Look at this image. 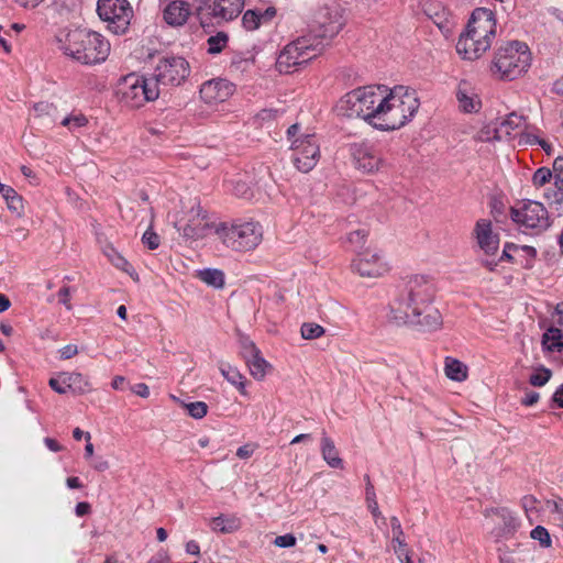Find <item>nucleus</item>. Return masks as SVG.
Wrapping results in <instances>:
<instances>
[{
    "label": "nucleus",
    "instance_id": "1",
    "mask_svg": "<svg viewBox=\"0 0 563 563\" xmlns=\"http://www.w3.org/2000/svg\"><path fill=\"white\" fill-rule=\"evenodd\" d=\"M434 280L427 275H413L404 284L389 303L390 321L408 324L420 331H437L442 325L440 311L432 307L435 297Z\"/></svg>",
    "mask_w": 563,
    "mask_h": 563
},
{
    "label": "nucleus",
    "instance_id": "2",
    "mask_svg": "<svg viewBox=\"0 0 563 563\" xmlns=\"http://www.w3.org/2000/svg\"><path fill=\"white\" fill-rule=\"evenodd\" d=\"M383 99L375 117L376 129L380 131L400 129L412 119L420 106L416 91L405 86H395L393 89L385 86Z\"/></svg>",
    "mask_w": 563,
    "mask_h": 563
},
{
    "label": "nucleus",
    "instance_id": "3",
    "mask_svg": "<svg viewBox=\"0 0 563 563\" xmlns=\"http://www.w3.org/2000/svg\"><path fill=\"white\" fill-rule=\"evenodd\" d=\"M496 35V16L488 8H476L456 43L457 53L468 60L479 58L492 46Z\"/></svg>",
    "mask_w": 563,
    "mask_h": 563
},
{
    "label": "nucleus",
    "instance_id": "4",
    "mask_svg": "<svg viewBox=\"0 0 563 563\" xmlns=\"http://www.w3.org/2000/svg\"><path fill=\"white\" fill-rule=\"evenodd\" d=\"M59 43L66 55L85 65L99 64L110 53V43L101 34L86 29L69 31Z\"/></svg>",
    "mask_w": 563,
    "mask_h": 563
},
{
    "label": "nucleus",
    "instance_id": "5",
    "mask_svg": "<svg viewBox=\"0 0 563 563\" xmlns=\"http://www.w3.org/2000/svg\"><path fill=\"white\" fill-rule=\"evenodd\" d=\"M385 86H365L347 92L341 98L338 110L347 118H362L373 128H377L376 113L382 107Z\"/></svg>",
    "mask_w": 563,
    "mask_h": 563
},
{
    "label": "nucleus",
    "instance_id": "6",
    "mask_svg": "<svg viewBox=\"0 0 563 563\" xmlns=\"http://www.w3.org/2000/svg\"><path fill=\"white\" fill-rule=\"evenodd\" d=\"M530 59V52L525 43L510 41L497 48L490 70L500 79L514 80L527 71Z\"/></svg>",
    "mask_w": 563,
    "mask_h": 563
},
{
    "label": "nucleus",
    "instance_id": "7",
    "mask_svg": "<svg viewBox=\"0 0 563 563\" xmlns=\"http://www.w3.org/2000/svg\"><path fill=\"white\" fill-rule=\"evenodd\" d=\"M218 239L232 251L247 252L256 249L263 240V228L255 221L220 223L216 228Z\"/></svg>",
    "mask_w": 563,
    "mask_h": 563
},
{
    "label": "nucleus",
    "instance_id": "8",
    "mask_svg": "<svg viewBox=\"0 0 563 563\" xmlns=\"http://www.w3.org/2000/svg\"><path fill=\"white\" fill-rule=\"evenodd\" d=\"M324 49L321 40L307 33L288 43L279 53L276 65L280 73H290L291 68L307 64Z\"/></svg>",
    "mask_w": 563,
    "mask_h": 563
},
{
    "label": "nucleus",
    "instance_id": "9",
    "mask_svg": "<svg viewBox=\"0 0 563 563\" xmlns=\"http://www.w3.org/2000/svg\"><path fill=\"white\" fill-rule=\"evenodd\" d=\"M510 219L521 232L532 235H538L551 227L547 208L534 200H523L511 207Z\"/></svg>",
    "mask_w": 563,
    "mask_h": 563
},
{
    "label": "nucleus",
    "instance_id": "10",
    "mask_svg": "<svg viewBox=\"0 0 563 563\" xmlns=\"http://www.w3.org/2000/svg\"><path fill=\"white\" fill-rule=\"evenodd\" d=\"M118 95L120 101L131 108L137 109L159 96V89L153 80L142 76L130 74L119 85Z\"/></svg>",
    "mask_w": 563,
    "mask_h": 563
},
{
    "label": "nucleus",
    "instance_id": "11",
    "mask_svg": "<svg viewBox=\"0 0 563 563\" xmlns=\"http://www.w3.org/2000/svg\"><path fill=\"white\" fill-rule=\"evenodd\" d=\"M97 12L114 34L125 33L133 16V10L128 0H99Z\"/></svg>",
    "mask_w": 563,
    "mask_h": 563
},
{
    "label": "nucleus",
    "instance_id": "12",
    "mask_svg": "<svg viewBox=\"0 0 563 563\" xmlns=\"http://www.w3.org/2000/svg\"><path fill=\"white\" fill-rule=\"evenodd\" d=\"M189 63L181 56H164L162 57L155 69L154 80L156 87H177L180 86L189 76Z\"/></svg>",
    "mask_w": 563,
    "mask_h": 563
},
{
    "label": "nucleus",
    "instance_id": "13",
    "mask_svg": "<svg viewBox=\"0 0 563 563\" xmlns=\"http://www.w3.org/2000/svg\"><path fill=\"white\" fill-rule=\"evenodd\" d=\"M292 162L301 173H309L320 158V144L314 134H305L291 143Z\"/></svg>",
    "mask_w": 563,
    "mask_h": 563
},
{
    "label": "nucleus",
    "instance_id": "14",
    "mask_svg": "<svg viewBox=\"0 0 563 563\" xmlns=\"http://www.w3.org/2000/svg\"><path fill=\"white\" fill-rule=\"evenodd\" d=\"M342 26V16L336 10L322 8L317 13L309 33H311L313 37L321 40L325 47L329 41L341 31Z\"/></svg>",
    "mask_w": 563,
    "mask_h": 563
},
{
    "label": "nucleus",
    "instance_id": "15",
    "mask_svg": "<svg viewBox=\"0 0 563 563\" xmlns=\"http://www.w3.org/2000/svg\"><path fill=\"white\" fill-rule=\"evenodd\" d=\"M351 150L357 169L364 173H375L382 167L383 158L373 144L367 142L355 143Z\"/></svg>",
    "mask_w": 563,
    "mask_h": 563
},
{
    "label": "nucleus",
    "instance_id": "16",
    "mask_svg": "<svg viewBox=\"0 0 563 563\" xmlns=\"http://www.w3.org/2000/svg\"><path fill=\"white\" fill-rule=\"evenodd\" d=\"M177 230L186 239L198 240L206 236L210 228L207 212L198 203L192 206L189 212V219L186 224L176 223Z\"/></svg>",
    "mask_w": 563,
    "mask_h": 563
},
{
    "label": "nucleus",
    "instance_id": "17",
    "mask_svg": "<svg viewBox=\"0 0 563 563\" xmlns=\"http://www.w3.org/2000/svg\"><path fill=\"white\" fill-rule=\"evenodd\" d=\"M235 86L223 78H216L203 82L199 93L207 104H217L227 101L234 92Z\"/></svg>",
    "mask_w": 563,
    "mask_h": 563
},
{
    "label": "nucleus",
    "instance_id": "18",
    "mask_svg": "<svg viewBox=\"0 0 563 563\" xmlns=\"http://www.w3.org/2000/svg\"><path fill=\"white\" fill-rule=\"evenodd\" d=\"M477 245L486 255H495L499 249V235L494 233L492 221L479 219L473 229Z\"/></svg>",
    "mask_w": 563,
    "mask_h": 563
},
{
    "label": "nucleus",
    "instance_id": "19",
    "mask_svg": "<svg viewBox=\"0 0 563 563\" xmlns=\"http://www.w3.org/2000/svg\"><path fill=\"white\" fill-rule=\"evenodd\" d=\"M352 268L362 277H379L387 272V265L377 253L358 254L352 262Z\"/></svg>",
    "mask_w": 563,
    "mask_h": 563
},
{
    "label": "nucleus",
    "instance_id": "20",
    "mask_svg": "<svg viewBox=\"0 0 563 563\" xmlns=\"http://www.w3.org/2000/svg\"><path fill=\"white\" fill-rule=\"evenodd\" d=\"M455 97L459 109L464 113H474L481 109V99L472 84L466 80L459 82Z\"/></svg>",
    "mask_w": 563,
    "mask_h": 563
},
{
    "label": "nucleus",
    "instance_id": "21",
    "mask_svg": "<svg viewBox=\"0 0 563 563\" xmlns=\"http://www.w3.org/2000/svg\"><path fill=\"white\" fill-rule=\"evenodd\" d=\"M243 357L249 365L251 375L257 380L263 379L266 375L269 364L263 358L261 351L253 342H247L244 344Z\"/></svg>",
    "mask_w": 563,
    "mask_h": 563
},
{
    "label": "nucleus",
    "instance_id": "22",
    "mask_svg": "<svg viewBox=\"0 0 563 563\" xmlns=\"http://www.w3.org/2000/svg\"><path fill=\"white\" fill-rule=\"evenodd\" d=\"M190 14L191 5L183 0H173L163 10V19L170 26L184 25Z\"/></svg>",
    "mask_w": 563,
    "mask_h": 563
},
{
    "label": "nucleus",
    "instance_id": "23",
    "mask_svg": "<svg viewBox=\"0 0 563 563\" xmlns=\"http://www.w3.org/2000/svg\"><path fill=\"white\" fill-rule=\"evenodd\" d=\"M244 7V0H214L210 7L211 15L221 21H231L239 16Z\"/></svg>",
    "mask_w": 563,
    "mask_h": 563
},
{
    "label": "nucleus",
    "instance_id": "24",
    "mask_svg": "<svg viewBox=\"0 0 563 563\" xmlns=\"http://www.w3.org/2000/svg\"><path fill=\"white\" fill-rule=\"evenodd\" d=\"M276 15V9L268 7L265 10H247L242 16L243 27L247 31H254L263 24L269 23Z\"/></svg>",
    "mask_w": 563,
    "mask_h": 563
},
{
    "label": "nucleus",
    "instance_id": "25",
    "mask_svg": "<svg viewBox=\"0 0 563 563\" xmlns=\"http://www.w3.org/2000/svg\"><path fill=\"white\" fill-rule=\"evenodd\" d=\"M320 451L325 463L332 468H343V460L339 455V451L331 438L325 431L322 432Z\"/></svg>",
    "mask_w": 563,
    "mask_h": 563
},
{
    "label": "nucleus",
    "instance_id": "26",
    "mask_svg": "<svg viewBox=\"0 0 563 563\" xmlns=\"http://www.w3.org/2000/svg\"><path fill=\"white\" fill-rule=\"evenodd\" d=\"M210 528L214 532L232 533L241 528V520L236 516H219L212 518Z\"/></svg>",
    "mask_w": 563,
    "mask_h": 563
},
{
    "label": "nucleus",
    "instance_id": "27",
    "mask_svg": "<svg viewBox=\"0 0 563 563\" xmlns=\"http://www.w3.org/2000/svg\"><path fill=\"white\" fill-rule=\"evenodd\" d=\"M511 252H516V253L522 254V255L525 254L527 256L525 267H531L532 261L537 255V251L532 246H528V245L518 246L512 243H506L499 261H503V260L514 261V256H512Z\"/></svg>",
    "mask_w": 563,
    "mask_h": 563
},
{
    "label": "nucleus",
    "instance_id": "28",
    "mask_svg": "<svg viewBox=\"0 0 563 563\" xmlns=\"http://www.w3.org/2000/svg\"><path fill=\"white\" fill-rule=\"evenodd\" d=\"M219 369L222 376L233 386H235L241 394L245 395V383L244 376L239 372L236 367L231 366L228 363H220Z\"/></svg>",
    "mask_w": 563,
    "mask_h": 563
},
{
    "label": "nucleus",
    "instance_id": "29",
    "mask_svg": "<svg viewBox=\"0 0 563 563\" xmlns=\"http://www.w3.org/2000/svg\"><path fill=\"white\" fill-rule=\"evenodd\" d=\"M444 371L445 375L452 380L463 382L467 378L466 365L456 358L446 357Z\"/></svg>",
    "mask_w": 563,
    "mask_h": 563
},
{
    "label": "nucleus",
    "instance_id": "30",
    "mask_svg": "<svg viewBox=\"0 0 563 563\" xmlns=\"http://www.w3.org/2000/svg\"><path fill=\"white\" fill-rule=\"evenodd\" d=\"M198 277L208 286L222 288L224 286V273L217 268H205L198 271Z\"/></svg>",
    "mask_w": 563,
    "mask_h": 563
},
{
    "label": "nucleus",
    "instance_id": "31",
    "mask_svg": "<svg viewBox=\"0 0 563 563\" xmlns=\"http://www.w3.org/2000/svg\"><path fill=\"white\" fill-rule=\"evenodd\" d=\"M543 197L558 216H563V187H550Z\"/></svg>",
    "mask_w": 563,
    "mask_h": 563
},
{
    "label": "nucleus",
    "instance_id": "32",
    "mask_svg": "<svg viewBox=\"0 0 563 563\" xmlns=\"http://www.w3.org/2000/svg\"><path fill=\"white\" fill-rule=\"evenodd\" d=\"M523 126V117L512 112L508 114L500 123L496 132L500 135L509 136L515 130H519Z\"/></svg>",
    "mask_w": 563,
    "mask_h": 563
},
{
    "label": "nucleus",
    "instance_id": "33",
    "mask_svg": "<svg viewBox=\"0 0 563 563\" xmlns=\"http://www.w3.org/2000/svg\"><path fill=\"white\" fill-rule=\"evenodd\" d=\"M65 383L70 390L77 394H85L91 390L89 380L80 373H71L67 375L64 379V384Z\"/></svg>",
    "mask_w": 563,
    "mask_h": 563
},
{
    "label": "nucleus",
    "instance_id": "34",
    "mask_svg": "<svg viewBox=\"0 0 563 563\" xmlns=\"http://www.w3.org/2000/svg\"><path fill=\"white\" fill-rule=\"evenodd\" d=\"M542 343L549 351L560 352L563 349V332L554 327L548 329L543 334Z\"/></svg>",
    "mask_w": 563,
    "mask_h": 563
},
{
    "label": "nucleus",
    "instance_id": "35",
    "mask_svg": "<svg viewBox=\"0 0 563 563\" xmlns=\"http://www.w3.org/2000/svg\"><path fill=\"white\" fill-rule=\"evenodd\" d=\"M103 254L108 257V260L119 269L130 273L131 265L129 262L111 245H107L103 249Z\"/></svg>",
    "mask_w": 563,
    "mask_h": 563
},
{
    "label": "nucleus",
    "instance_id": "36",
    "mask_svg": "<svg viewBox=\"0 0 563 563\" xmlns=\"http://www.w3.org/2000/svg\"><path fill=\"white\" fill-rule=\"evenodd\" d=\"M366 238H367V231L364 229H357V230L351 231L346 235L345 242L349 243L350 247L353 251H357L364 246Z\"/></svg>",
    "mask_w": 563,
    "mask_h": 563
},
{
    "label": "nucleus",
    "instance_id": "37",
    "mask_svg": "<svg viewBox=\"0 0 563 563\" xmlns=\"http://www.w3.org/2000/svg\"><path fill=\"white\" fill-rule=\"evenodd\" d=\"M493 512L499 516L504 521L503 534L512 533L516 530V519L507 508H496Z\"/></svg>",
    "mask_w": 563,
    "mask_h": 563
},
{
    "label": "nucleus",
    "instance_id": "38",
    "mask_svg": "<svg viewBox=\"0 0 563 563\" xmlns=\"http://www.w3.org/2000/svg\"><path fill=\"white\" fill-rule=\"evenodd\" d=\"M228 43V35L223 32H219L213 36H210L207 41L208 53L219 54L225 47Z\"/></svg>",
    "mask_w": 563,
    "mask_h": 563
},
{
    "label": "nucleus",
    "instance_id": "39",
    "mask_svg": "<svg viewBox=\"0 0 563 563\" xmlns=\"http://www.w3.org/2000/svg\"><path fill=\"white\" fill-rule=\"evenodd\" d=\"M366 501H367L368 510L371 511V514L373 515L375 520H377L382 516V512L378 508L374 486L369 482L368 477H367V484H366Z\"/></svg>",
    "mask_w": 563,
    "mask_h": 563
},
{
    "label": "nucleus",
    "instance_id": "40",
    "mask_svg": "<svg viewBox=\"0 0 563 563\" xmlns=\"http://www.w3.org/2000/svg\"><path fill=\"white\" fill-rule=\"evenodd\" d=\"M301 336L306 340L318 339L324 334V329L320 324L306 322L301 325Z\"/></svg>",
    "mask_w": 563,
    "mask_h": 563
},
{
    "label": "nucleus",
    "instance_id": "41",
    "mask_svg": "<svg viewBox=\"0 0 563 563\" xmlns=\"http://www.w3.org/2000/svg\"><path fill=\"white\" fill-rule=\"evenodd\" d=\"M530 537L538 541L542 548H550L552 544L550 533L542 526H537L531 530Z\"/></svg>",
    "mask_w": 563,
    "mask_h": 563
},
{
    "label": "nucleus",
    "instance_id": "42",
    "mask_svg": "<svg viewBox=\"0 0 563 563\" xmlns=\"http://www.w3.org/2000/svg\"><path fill=\"white\" fill-rule=\"evenodd\" d=\"M188 415L195 419L203 418L208 412V406L203 401H195L185 405Z\"/></svg>",
    "mask_w": 563,
    "mask_h": 563
},
{
    "label": "nucleus",
    "instance_id": "43",
    "mask_svg": "<svg viewBox=\"0 0 563 563\" xmlns=\"http://www.w3.org/2000/svg\"><path fill=\"white\" fill-rule=\"evenodd\" d=\"M552 178V170L547 167L538 168L532 176V184L536 187H542Z\"/></svg>",
    "mask_w": 563,
    "mask_h": 563
},
{
    "label": "nucleus",
    "instance_id": "44",
    "mask_svg": "<svg viewBox=\"0 0 563 563\" xmlns=\"http://www.w3.org/2000/svg\"><path fill=\"white\" fill-rule=\"evenodd\" d=\"M232 191L236 197L250 199L253 196L252 189L249 184L242 179L232 181Z\"/></svg>",
    "mask_w": 563,
    "mask_h": 563
},
{
    "label": "nucleus",
    "instance_id": "45",
    "mask_svg": "<svg viewBox=\"0 0 563 563\" xmlns=\"http://www.w3.org/2000/svg\"><path fill=\"white\" fill-rule=\"evenodd\" d=\"M390 526H391V530H393V533H394L393 542L398 544L399 550L401 548H405L406 543H405V540L402 538L404 537V531H402V528H401L399 519L397 517H391L390 518Z\"/></svg>",
    "mask_w": 563,
    "mask_h": 563
},
{
    "label": "nucleus",
    "instance_id": "46",
    "mask_svg": "<svg viewBox=\"0 0 563 563\" xmlns=\"http://www.w3.org/2000/svg\"><path fill=\"white\" fill-rule=\"evenodd\" d=\"M551 378V371L547 368H542L540 372L533 373L530 378L529 383L532 386L541 387L545 385L549 379Z\"/></svg>",
    "mask_w": 563,
    "mask_h": 563
},
{
    "label": "nucleus",
    "instance_id": "47",
    "mask_svg": "<svg viewBox=\"0 0 563 563\" xmlns=\"http://www.w3.org/2000/svg\"><path fill=\"white\" fill-rule=\"evenodd\" d=\"M142 242L150 250H156L159 246L161 239L158 234L152 230V228H148L142 236Z\"/></svg>",
    "mask_w": 563,
    "mask_h": 563
},
{
    "label": "nucleus",
    "instance_id": "48",
    "mask_svg": "<svg viewBox=\"0 0 563 563\" xmlns=\"http://www.w3.org/2000/svg\"><path fill=\"white\" fill-rule=\"evenodd\" d=\"M88 120L85 115L82 114H77V115H68V117H65L63 120H62V125L64 126H67L69 129H73V128H81V126H85L87 124Z\"/></svg>",
    "mask_w": 563,
    "mask_h": 563
},
{
    "label": "nucleus",
    "instance_id": "49",
    "mask_svg": "<svg viewBox=\"0 0 563 563\" xmlns=\"http://www.w3.org/2000/svg\"><path fill=\"white\" fill-rule=\"evenodd\" d=\"M549 508L554 516V520L563 528V500L549 501Z\"/></svg>",
    "mask_w": 563,
    "mask_h": 563
},
{
    "label": "nucleus",
    "instance_id": "50",
    "mask_svg": "<svg viewBox=\"0 0 563 563\" xmlns=\"http://www.w3.org/2000/svg\"><path fill=\"white\" fill-rule=\"evenodd\" d=\"M7 207L11 212L15 213L18 217H21L24 211L23 198L18 194L12 199H8Z\"/></svg>",
    "mask_w": 563,
    "mask_h": 563
},
{
    "label": "nucleus",
    "instance_id": "51",
    "mask_svg": "<svg viewBox=\"0 0 563 563\" xmlns=\"http://www.w3.org/2000/svg\"><path fill=\"white\" fill-rule=\"evenodd\" d=\"M274 544L278 548H291L296 544V538L291 533L278 536L275 538Z\"/></svg>",
    "mask_w": 563,
    "mask_h": 563
},
{
    "label": "nucleus",
    "instance_id": "52",
    "mask_svg": "<svg viewBox=\"0 0 563 563\" xmlns=\"http://www.w3.org/2000/svg\"><path fill=\"white\" fill-rule=\"evenodd\" d=\"M58 301L63 305L67 310H70V297H71V288L69 286H63L58 291Z\"/></svg>",
    "mask_w": 563,
    "mask_h": 563
},
{
    "label": "nucleus",
    "instance_id": "53",
    "mask_svg": "<svg viewBox=\"0 0 563 563\" xmlns=\"http://www.w3.org/2000/svg\"><path fill=\"white\" fill-rule=\"evenodd\" d=\"M255 449L256 444L247 443L245 445H242L236 450V456L243 460L249 459L250 456H252Z\"/></svg>",
    "mask_w": 563,
    "mask_h": 563
},
{
    "label": "nucleus",
    "instance_id": "54",
    "mask_svg": "<svg viewBox=\"0 0 563 563\" xmlns=\"http://www.w3.org/2000/svg\"><path fill=\"white\" fill-rule=\"evenodd\" d=\"M48 384H49L51 388L58 394H66L67 390L69 389L67 387V384L66 383L64 384V379L59 380L58 378H51Z\"/></svg>",
    "mask_w": 563,
    "mask_h": 563
},
{
    "label": "nucleus",
    "instance_id": "55",
    "mask_svg": "<svg viewBox=\"0 0 563 563\" xmlns=\"http://www.w3.org/2000/svg\"><path fill=\"white\" fill-rule=\"evenodd\" d=\"M60 358L69 360L78 353L77 345L68 344L59 350Z\"/></svg>",
    "mask_w": 563,
    "mask_h": 563
},
{
    "label": "nucleus",
    "instance_id": "56",
    "mask_svg": "<svg viewBox=\"0 0 563 563\" xmlns=\"http://www.w3.org/2000/svg\"><path fill=\"white\" fill-rule=\"evenodd\" d=\"M551 407L563 408V384L560 385L552 396Z\"/></svg>",
    "mask_w": 563,
    "mask_h": 563
},
{
    "label": "nucleus",
    "instance_id": "57",
    "mask_svg": "<svg viewBox=\"0 0 563 563\" xmlns=\"http://www.w3.org/2000/svg\"><path fill=\"white\" fill-rule=\"evenodd\" d=\"M131 390L142 398H147L150 396L148 386L144 383L135 384L131 387Z\"/></svg>",
    "mask_w": 563,
    "mask_h": 563
},
{
    "label": "nucleus",
    "instance_id": "58",
    "mask_svg": "<svg viewBox=\"0 0 563 563\" xmlns=\"http://www.w3.org/2000/svg\"><path fill=\"white\" fill-rule=\"evenodd\" d=\"M539 397H540L539 393L533 391V390L528 391V393H526L525 397L521 399V404L523 406H528V407L533 406L534 404L538 402Z\"/></svg>",
    "mask_w": 563,
    "mask_h": 563
},
{
    "label": "nucleus",
    "instance_id": "59",
    "mask_svg": "<svg viewBox=\"0 0 563 563\" xmlns=\"http://www.w3.org/2000/svg\"><path fill=\"white\" fill-rule=\"evenodd\" d=\"M147 563H169V555L165 551H159Z\"/></svg>",
    "mask_w": 563,
    "mask_h": 563
},
{
    "label": "nucleus",
    "instance_id": "60",
    "mask_svg": "<svg viewBox=\"0 0 563 563\" xmlns=\"http://www.w3.org/2000/svg\"><path fill=\"white\" fill-rule=\"evenodd\" d=\"M498 558L500 563H516L509 551L498 548Z\"/></svg>",
    "mask_w": 563,
    "mask_h": 563
},
{
    "label": "nucleus",
    "instance_id": "61",
    "mask_svg": "<svg viewBox=\"0 0 563 563\" xmlns=\"http://www.w3.org/2000/svg\"><path fill=\"white\" fill-rule=\"evenodd\" d=\"M75 512L78 517L86 516L90 512V505L86 501H80L76 505Z\"/></svg>",
    "mask_w": 563,
    "mask_h": 563
},
{
    "label": "nucleus",
    "instance_id": "62",
    "mask_svg": "<svg viewBox=\"0 0 563 563\" xmlns=\"http://www.w3.org/2000/svg\"><path fill=\"white\" fill-rule=\"evenodd\" d=\"M44 443L47 446V449L52 452H59L63 450V446L55 439L45 438Z\"/></svg>",
    "mask_w": 563,
    "mask_h": 563
},
{
    "label": "nucleus",
    "instance_id": "63",
    "mask_svg": "<svg viewBox=\"0 0 563 563\" xmlns=\"http://www.w3.org/2000/svg\"><path fill=\"white\" fill-rule=\"evenodd\" d=\"M92 467L98 472H104L109 468V462L102 457H98L92 463Z\"/></svg>",
    "mask_w": 563,
    "mask_h": 563
},
{
    "label": "nucleus",
    "instance_id": "64",
    "mask_svg": "<svg viewBox=\"0 0 563 563\" xmlns=\"http://www.w3.org/2000/svg\"><path fill=\"white\" fill-rule=\"evenodd\" d=\"M554 312H555V316H556V322H558L560 325H563V301H562V302H559V303L555 306Z\"/></svg>",
    "mask_w": 563,
    "mask_h": 563
}]
</instances>
